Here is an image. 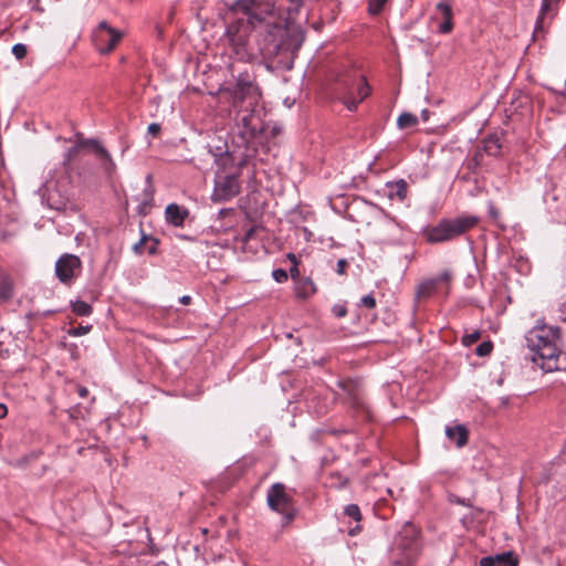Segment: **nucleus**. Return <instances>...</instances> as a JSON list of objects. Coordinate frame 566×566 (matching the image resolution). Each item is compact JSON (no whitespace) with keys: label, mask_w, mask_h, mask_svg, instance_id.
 Masks as SVG:
<instances>
[{"label":"nucleus","mask_w":566,"mask_h":566,"mask_svg":"<svg viewBox=\"0 0 566 566\" xmlns=\"http://www.w3.org/2000/svg\"><path fill=\"white\" fill-rule=\"evenodd\" d=\"M493 350V344L491 340L482 342L475 348V354L480 357L489 356Z\"/></svg>","instance_id":"obj_29"},{"label":"nucleus","mask_w":566,"mask_h":566,"mask_svg":"<svg viewBox=\"0 0 566 566\" xmlns=\"http://www.w3.org/2000/svg\"><path fill=\"white\" fill-rule=\"evenodd\" d=\"M161 130V127L159 124L157 123H151L149 126H148V134L153 135V136H157Z\"/></svg>","instance_id":"obj_38"},{"label":"nucleus","mask_w":566,"mask_h":566,"mask_svg":"<svg viewBox=\"0 0 566 566\" xmlns=\"http://www.w3.org/2000/svg\"><path fill=\"white\" fill-rule=\"evenodd\" d=\"M437 9L443 15V21L439 24V32L443 34L450 33L453 29L451 7L446 2H439Z\"/></svg>","instance_id":"obj_20"},{"label":"nucleus","mask_w":566,"mask_h":566,"mask_svg":"<svg viewBox=\"0 0 566 566\" xmlns=\"http://www.w3.org/2000/svg\"><path fill=\"white\" fill-rule=\"evenodd\" d=\"M566 87V80L564 81V88Z\"/></svg>","instance_id":"obj_50"},{"label":"nucleus","mask_w":566,"mask_h":566,"mask_svg":"<svg viewBox=\"0 0 566 566\" xmlns=\"http://www.w3.org/2000/svg\"><path fill=\"white\" fill-rule=\"evenodd\" d=\"M85 142H87V139H81L80 138L73 147L67 149V151L65 153V156H64V160H63V165L64 166L70 164L72 158L78 153V150L81 148H83V147H91V145L86 144Z\"/></svg>","instance_id":"obj_25"},{"label":"nucleus","mask_w":566,"mask_h":566,"mask_svg":"<svg viewBox=\"0 0 566 566\" xmlns=\"http://www.w3.org/2000/svg\"><path fill=\"white\" fill-rule=\"evenodd\" d=\"M386 188L388 189V196L390 199L397 198L402 202L407 198L408 184L405 179L389 181L386 184Z\"/></svg>","instance_id":"obj_18"},{"label":"nucleus","mask_w":566,"mask_h":566,"mask_svg":"<svg viewBox=\"0 0 566 566\" xmlns=\"http://www.w3.org/2000/svg\"><path fill=\"white\" fill-rule=\"evenodd\" d=\"M85 143L91 145V148L94 150L97 158L99 159L102 168L105 171V174L108 176L114 174L116 170V165H115L111 154L108 153V150L106 148H104L101 145V143L96 139L88 138L87 142H85Z\"/></svg>","instance_id":"obj_13"},{"label":"nucleus","mask_w":566,"mask_h":566,"mask_svg":"<svg viewBox=\"0 0 566 566\" xmlns=\"http://www.w3.org/2000/svg\"><path fill=\"white\" fill-rule=\"evenodd\" d=\"M559 332V327H535L526 336L527 346L533 352V363L545 373L566 368V354L556 345Z\"/></svg>","instance_id":"obj_3"},{"label":"nucleus","mask_w":566,"mask_h":566,"mask_svg":"<svg viewBox=\"0 0 566 566\" xmlns=\"http://www.w3.org/2000/svg\"><path fill=\"white\" fill-rule=\"evenodd\" d=\"M344 514L354 520L355 522H359L361 520V512L357 504H348L344 509Z\"/></svg>","instance_id":"obj_26"},{"label":"nucleus","mask_w":566,"mask_h":566,"mask_svg":"<svg viewBox=\"0 0 566 566\" xmlns=\"http://www.w3.org/2000/svg\"><path fill=\"white\" fill-rule=\"evenodd\" d=\"M77 394L81 398H86L88 396V389L84 386H78Z\"/></svg>","instance_id":"obj_43"},{"label":"nucleus","mask_w":566,"mask_h":566,"mask_svg":"<svg viewBox=\"0 0 566 566\" xmlns=\"http://www.w3.org/2000/svg\"><path fill=\"white\" fill-rule=\"evenodd\" d=\"M558 0H543L541 6L539 17L536 21V28H541L544 15L551 10L552 6L557 3Z\"/></svg>","instance_id":"obj_28"},{"label":"nucleus","mask_w":566,"mask_h":566,"mask_svg":"<svg viewBox=\"0 0 566 566\" xmlns=\"http://www.w3.org/2000/svg\"><path fill=\"white\" fill-rule=\"evenodd\" d=\"M481 337V333L479 331H474L470 334H465L462 337V344L464 346H471L472 344L476 343Z\"/></svg>","instance_id":"obj_31"},{"label":"nucleus","mask_w":566,"mask_h":566,"mask_svg":"<svg viewBox=\"0 0 566 566\" xmlns=\"http://www.w3.org/2000/svg\"><path fill=\"white\" fill-rule=\"evenodd\" d=\"M450 280H451V272L446 270V271H443L442 273H440L439 275H437L434 277H430V279L424 280L418 286L417 295L419 297H429L432 294L437 293L439 291V287L442 284H447L448 285Z\"/></svg>","instance_id":"obj_10"},{"label":"nucleus","mask_w":566,"mask_h":566,"mask_svg":"<svg viewBox=\"0 0 566 566\" xmlns=\"http://www.w3.org/2000/svg\"><path fill=\"white\" fill-rule=\"evenodd\" d=\"M122 35V32L109 27L106 21H102L94 32V44L99 53L107 54L114 50Z\"/></svg>","instance_id":"obj_7"},{"label":"nucleus","mask_w":566,"mask_h":566,"mask_svg":"<svg viewBox=\"0 0 566 566\" xmlns=\"http://www.w3.org/2000/svg\"><path fill=\"white\" fill-rule=\"evenodd\" d=\"M179 302L184 305H188L191 302V297L189 295H184L179 298Z\"/></svg>","instance_id":"obj_45"},{"label":"nucleus","mask_w":566,"mask_h":566,"mask_svg":"<svg viewBox=\"0 0 566 566\" xmlns=\"http://www.w3.org/2000/svg\"><path fill=\"white\" fill-rule=\"evenodd\" d=\"M295 293L298 298L306 300L316 293V285L310 277H301L296 282Z\"/></svg>","instance_id":"obj_19"},{"label":"nucleus","mask_w":566,"mask_h":566,"mask_svg":"<svg viewBox=\"0 0 566 566\" xmlns=\"http://www.w3.org/2000/svg\"><path fill=\"white\" fill-rule=\"evenodd\" d=\"M479 222L475 216H459L457 218L441 219L436 226L428 227L423 230L422 235L427 242L431 244L443 243L455 240L469 230L474 228Z\"/></svg>","instance_id":"obj_4"},{"label":"nucleus","mask_w":566,"mask_h":566,"mask_svg":"<svg viewBox=\"0 0 566 566\" xmlns=\"http://www.w3.org/2000/svg\"><path fill=\"white\" fill-rule=\"evenodd\" d=\"M233 20L226 28L230 48L239 57L248 55L250 34L255 32L259 53L274 69L291 70L304 42L297 25L281 28L270 21L276 15L271 1L233 0L227 4Z\"/></svg>","instance_id":"obj_1"},{"label":"nucleus","mask_w":566,"mask_h":566,"mask_svg":"<svg viewBox=\"0 0 566 566\" xmlns=\"http://www.w3.org/2000/svg\"><path fill=\"white\" fill-rule=\"evenodd\" d=\"M28 48L23 43H17L12 46V54L17 60H22L27 56Z\"/></svg>","instance_id":"obj_30"},{"label":"nucleus","mask_w":566,"mask_h":566,"mask_svg":"<svg viewBox=\"0 0 566 566\" xmlns=\"http://www.w3.org/2000/svg\"><path fill=\"white\" fill-rule=\"evenodd\" d=\"M287 259H289L293 264H296V263H297V259H296L295 254H293V253H289V254H287Z\"/></svg>","instance_id":"obj_47"},{"label":"nucleus","mask_w":566,"mask_h":566,"mask_svg":"<svg viewBox=\"0 0 566 566\" xmlns=\"http://www.w3.org/2000/svg\"><path fill=\"white\" fill-rule=\"evenodd\" d=\"M360 305L371 310L376 306V300L373 294L365 295L360 298Z\"/></svg>","instance_id":"obj_35"},{"label":"nucleus","mask_w":566,"mask_h":566,"mask_svg":"<svg viewBox=\"0 0 566 566\" xmlns=\"http://www.w3.org/2000/svg\"><path fill=\"white\" fill-rule=\"evenodd\" d=\"M149 240L147 235H143L140 240L133 245V251L137 254H142L146 242Z\"/></svg>","instance_id":"obj_36"},{"label":"nucleus","mask_w":566,"mask_h":566,"mask_svg":"<svg viewBox=\"0 0 566 566\" xmlns=\"http://www.w3.org/2000/svg\"><path fill=\"white\" fill-rule=\"evenodd\" d=\"M8 413V408L6 405L0 403V419L4 418Z\"/></svg>","instance_id":"obj_44"},{"label":"nucleus","mask_w":566,"mask_h":566,"mask_svg":"<svg viewBox=\"0 0 566 566\" xmlns=\"http://www.w3.org/2000/svg\"><path fill=\"white\" fill-rule=\"evenodd\" d=\"M151 243L147 247L149 254H155L157 252L158 241L156 239H150Z\"/></svg>","instance_id":"obj_41"},{"label":"nucleus","mask_w":566,"mask_h":566,"mask_svg":"<svg viewBox=\"0 0 566 566\" xmlns=\"http://www.w3.org/2000/svg\"><path fill=\"white\" fill-rule=\"evenodd\" d=\"M14 296V284L11 276L0 268V304L8 303Z\"/></svg>","instance_id":"obj_15"},{"label":"nucleus","mask_w":566,"mask_h":566,"mask_svg":"<svg viewBox=\"0 0 566 566\" xmlns=\"http://www.w3.org/2000/svg\"><path fill=\"white\" fill-rule=\"evenodd\" d=\"M81 270L82 261L75 254H62L55 263V275L63 284H71Z\"/></svg>","instance_id":"obj_8"},{"label":"nucleus","mask_w":566,"mask_h":566,"mask_svg":"<svg viewBox=\"0 0 566 566\" xmlns=\"http://www.w3.org/2000/svg\"><path fill=\"white\" fill-rule=\"evenodd\" d=\"M348 266V262L345 259H339L337 262V269L336 272L340 275H343L346 271V268Z\"/></svg>","instance_id":"obj_37"},{"label":"nucleus","mask_w":566,"mask_h":566,"mask_svg":"<svg viewBox=\"0 0 566 566\" xmlns=\"http://www.w3.org/2000/svg\"><path fill=\"white\" fill-rule=\"evenodd\" d=\"M72 311L78 316H90L93 312L92 306L81 300H76L75 302H71Z\"/></svg>","instance_id":"obj_23"},{"label":"nucleus","mask_w":566,"mask_h":566,"mask_svg":"<svg viewBox=\"0 0 566 566\" xmlns=\"http://www.w3.org/2000/svg\"><path fill=\"white\" fill-rule=\"evenodd\" d=\"M266 504L271 511L282 515L283 525L291 523L297 515L294 500L285 484L276 482L266 492Z\"/></svg>","instance_id":"obj_6"},{"label":"nucleus","mask_w":566,"mask_h":566,"mask_svg":"<svg viewBox=\"0 0 566 566\" xmlns=\"http://www.w3.org/2000/svg\"><path fill=\"white\" fill-rule=\"evenodd\" d=\"M357 81L358 97L354 95L352 90H348V92L343 96V103L349 111H355L357 105L370 94V86L366 78L364 76H358Z\"/></svg>","instance_id":"obj_12"},{"label":"nucleus","mask_w":566,"mask_h":566,"mask_svg":"<svg viewBox=\"0 0 566 566\" xmlns=\"http://www.w3.org/2000/svg\"><path fill=\"white\" fill-rule=\"evenodd\" d=\"M280 9L286 12V19L284 24L277 23L281 28H286L287 25H297L302 33H304L302 24L297 22V18L300 17L301 9L304 4V0H279ZM305 36V34H303Z\"/></svg>","instance_id":"obj_11"},{"label":"nucleus","mask_w":566,"mask_h":566,"mask_svg":"<svg viewBox=\"0 0 566 566\" xmlns=\"http://www.w3.org/2000/svg\"><path fill=\"white\" fill-rule=\"evenodd\" d=\"M421 549L419 531L411 523H406L395 538L391 549V566H412Z\"/></svg>","instance_id":"obj_5"},{"label":"nucleus","mask_w":566,"mask_h":566,"mask_svg":"<svg viewBox=\"0 0 566 566\" xmlns=\"http://www.w3.org/2000/svg\"><path fill=\"white\" fill-rule=\"evenodd\" d=\"M359 531H360V526H359V525H356L354 528H350V530L348 531V534H349L350 536H355Z\"/></svg>","instance_id":"obj_46"},{"label":"nucleus","mask_w":566,"mask_h":566,"mask_svg":"<svg viewBox=\"0 0 566 566\" xmlns=\"http://www.w3.org/2000/svg\"><path fill=\"white\" fill-rule=\"evenodd\" d=\"M290 274L293 280L298 279L300 276V270L297 268V263L293 264V266L290 269Z\"/></svg>","instance_id":"obj_42"},{"label":"nucleus","mask_w":566,"mask_h":566,"mask_svg":"<svg viewBox=\"0 0 566 566\" xmlns=\"http://www.w3.org/2000/svg\"><path fill=\"white\" fill-rule=\"evenodd\" d=\"M254 233H255V228H250V229H248V230L245 231V233H244L243 238H242V241H243V242H248V241H250V240L253 238Z\"/></svg>","instance_id":"obj_40"},{"label":"nucleus","mask_w":566,"mask_h":566,"mask_svg":"<svg viewBox=\"0 0 566 566\" xmlns=\"http://www.w3.org/2000/svg\"><path fill=\"white\" fill-rule=\"evenodd\" d=\"M386 2L387 0H368V13L371 15L379 14L382 11Z\"/></svg>","instance_id":"obj_27"},{"label":"nucleus","mask_w":566,"mask_h":566,"mask_svg":"<svg viewBox=\"0 0 566 566\" xmlns=\"http://www.w3.org/2000/svg\"><path fill=\"white\" fill-rule=\"evenodd\" d=\"M150 181H151V176L148 175L146 177L147 187L144 190V192H145V199L143 201L144 205H146L148 201H150L153 199V196H154V189L151 187Z\"/></svg>","instance_id":"obj_34"},{"label":"nucleus","mask_w":566,"mask_h":566,"mask_svg":"<svg viewBox=\"0 0 566 566\" xmlns=\"http://www.w3.org/2000/svg\"><path fill=\"white\" fill-rule=\"evenodd\" d=\"M209 151L212 154V156L214 157V161L218 165H227V161L229 160V151L226 144L223 146H217L214 150L210 148Z\"/></svg>","instance_id":"obj_22"},{"label":"nucleus","mask_w":566,"mask_h":566,"mask_svg":"<svg viewBox=\"0 0 566 566\" xmlns=\"http://www.w3.org/2000/svg\"><path fill=\"white\" fill-rule=\"evenodd\" d=\"M333 311L337 317H344L347 314V310L345 306H335Z\"/></svg>","instance_id":"obj_39"},{"label":"nucleus","mask_w":566,"mask_h":566,"mask_svg":"<svg viewBox=\"0 0 566 566\" xmlns=\"http://www.w3.org/2000/svg\"><path fill=\"white\" fill-rule=\"evenodd\" d=\"M261 92L255 83V76L248 72L238 75L232 91V107L235 111V120L242 127L241 136L244 139L253 138L263 133L265 114L260 104Z\"/></svg>","instance_id":"obj_2"},{"label":"nucleus","mask_w":566,"mask_h":566,"mask_svg":"<svg viewBox=\"0 0 566 566\" xmlns=\"http://www.w3.org/2000/svg\"><path fill=\"white\" fill-rule=\"evenodd\" d=\"M240 192V185L235 175L220 176L216 180L214 190L212 193L213 201H227L235 197Z\"/></svg>","instance_id":"obj_9"},{"label":"nucleus","mask_w":566,"mask_h":566,"mask_svg":"<svg viewBox=\"0 0 566 566\" xmlns=\"http://www.w3.org/2000/svg\"><path fill=\"white\" fill-rule=\"evenodd\" d=\"M92 329L91 325L73 327L69 331L71 336L77 337L87 334Z\"/></svg>","instance_id":"obj_33"},{"label":"nucleus","mask_w":566,"mask_h":566,"mask_svg":"<svg viewBox=\"0 0 566 566\" xmlns=\"http://www.w3.org/2000/svg\"><path fill=\"white\" fill-rule=\"evenodd\" d=\"M428 114H429L428 109L422 111L421 115H422L423 120L428 119Z\"/></svg>","instance_id":"obj_48"},{"label":"nucleus","mask_w":566,"mask_h":566,"mask_svg":"<svg viewBox=\"0 0 566 566\" xmlns=\"http://www.w3.org/2000/svg\"><path fill=\"white\" fill-rule=\"evenodd\" d=\"M272 277L277 283H284L287 281L289 275L287 272L284 269H276L272 272Z\"/></svg>","instance_id":"obj_32"},{"label":"nucleus","mask_w":566,"mask_h":566,"mask_svg":"<svg viewBox=\"0 0 566 566\" xmlns=\"http://www.w3.org/2000/svg\"><path fill=\"white\" fill-rule=\"evenodd\" d=\"M502 145L497 135H490L482 142V150L489 156L496 157L501 153Z\"/></svg>","instance_id":"obj_21"},{"label":"nucleus","mask_w":566,"mask_h":566,"mask_svg":"<svg viewBox=\"0 0 566 566\" xmlns=\"http://www.w3.org/2000/svg\"><path fill=\"white\" fill-rule=\"evenodd\" d=\"M446 436L450 441L454 442L458 448H462L468 442L469 432L463 424H457L454 427H447Z\"/></svg>","instance_id":"obj_17"},{"label":"nucleus","mask_w":566,"mask_h":566,"mask_svg":"<svg viewBox=\"0 0 566 566\" xmlns=\"http://www.w3.org/2000/svg\"><path fill=\"white\" fill-rule=\"evenodd\" d=\"M481 566H517L518 557L513 552H505L493 556L482 557Z\"/></svg>","instance_id":"obj_14"},{"label":"nucleus","mask_w":566,"mask_h":566,"mask_svg":"<svg viewBox=\"0 0 566 566\" xmlns=\"http://www.w3.org/2000/svg\"><path fill=\"white\" fill-rule=\"evenodd\" d=\"M455 502L461 505H467L465 501L460 497H458Z\"/></svg>","instance_id":"obj_49"},{"label":"nucleus","mask_w":566,"mask_h":566,"mask_svg":"<svg viewBox=\"0 0 566 566\" xmlns=\"http://www.w3.org/2000/svg\"><path fill=\"white\" fill-rule=\"evenodd\" d=\"M418 123V118L416 115L411 113H401L397 119V125L400 129L409 128L415 126Z\"/></svg>","instance_id":"obj_24"},{"label":"nucleus","mask_w":566,"mask_h":566,"mask_svg":"<svg viewBox=\"0 0 566 566\" xmlns=\"http://www.w3.org/2000/svg\"><path fill=\"white\" fill-rule=\"evenodd\" d=\"M166 220L175 227L182 226L184 221L188 217L189 212L187 209L181 208L177 203H170L165 210Z\"/></svg>","instance_id":"obj_16"}]
</instances>
